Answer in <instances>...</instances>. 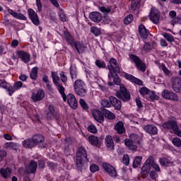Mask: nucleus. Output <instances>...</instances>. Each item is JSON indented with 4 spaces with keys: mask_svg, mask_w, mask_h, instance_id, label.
<instances>
[{
    "mask_svg": "<svg viewBox=\"0 0 181 181\" xmlns=\"http://www.w3.org/2000/svg\"><path fill=\"white\" fill-rule=\"evenodd\" d=\"M84 162H88V158L87 157V151L84 147H79L76 153V169L79 172H82Z\"/></svg>",
    "mask_w": 181,
    "mask_h": 181,
    "instance_id": "f257e3e1",
    "label": "nucleus"
},
{
    "mask_svg": "<svg viewBox=\"0 0 181 181\" xmlns=\"http://www.w3.org/2000/svg\"><path fill=\"white\" fill-rule=\"evenodd\" d=\"M74 90L75 94L78 97H86L87 95V85L81 79H76L74 83Z\"/></svg>",
    "mask_w": 181,
    "mask_h": 181,
    "instance_id": "f03ea898",
    "label": "nucleus"
},
{
    "mask_svg": "<svg viewBox=\"0 0 181 181\" xmlns=\"http://www.w3.org/2000/svg\"><path fill=\"white\" fill-rule=\"evenodd\" d=\"M52 81L55 85V86L57 87V90H58L59 94H61V96L62 97L64 103H66V100H67V97L66 96V93H64L66 89L64 88L63 85H62V83H60L59 82L60 77H59V75H57V72H54V71L52 72Z\"/></svg>",
    "mask_w": 181,
    "mask_h": 181,
    "instance_id": "7ed1b4c3",
    "label": "nucleus"
},
{
    "mask_svg": "<svg viewBox=\"0 0 181 181\" xmlns=\"http://www.w3.org/2000/svg\"><path fill=\"white\" fill-rule=\"evenodd\" d=\"M107 67L110 71L108 74L109 78H112V77H114V74H117V73H120L121 71L118 61H117L115 58H110L109 59V65Z\"/></svg>",
    "mask_w": 181,
    "mask_h": 181,
    "instance_id": "20e7f679",
    "label": "nucleus"
},
{
    "mask_svg": "<svg viewBox=\"0 0 181 181\" xmlns=\"http://www.w3.org/2000/svg\"><path fill=\"white\" fill-rule=\"evenodd\" d=\"M163 128L165 129H173L174 131V134L177 135V136L181 137V131L179 129V126L177 125V122L175 119H170L167 122H165L163 125Z\"/></svg>",
    "mask_w": 181,
    "mask_h": 181,
    "instance_id": "39448f33",
    "label": "nucleus"
},
{
    "mask_svg": "<svg viewBox=\"0 0 181 181\" xmlns=\"http://www.w3.org/2000/svg\"><path fill=\"white\" fill-rule=\"evenodd\" d=\"M116 96H117L118 98H120V100H122V101H129L131 98L129 91L127 90V88H125V86L124 85H120V92H117Z\"/></svg>",
    "mask_w": 181,
    "mask_h": 181,
    "instance_id": "423d86ee",
    "label": "nucleus"
},
{
    "mask_svg": "<svg viewBox=\"0 0 181 181\" xmlns=\"http://www.w3.org/2000/svg\"><path fill=\"white\" fill-rule=\"evenodd\" d=\"M105 171L107 173L110 177H117L118 174L117 173V170L111 164L107 163H103L102 165Z\"/></svg>",
    "mask_w": 181,
    "mask_h": 181,
    "instance_id": "0eeeda50",
    "label": "nucleus"
},
{
    "mask_svg": "<svg viewBox=\"0 0 181 181\" xmlns=\"http://www.w3.org/2000/svg\"><path fill=\"white\" fill-rule=\"evenodd\" d=\"M161 96L165 100H170L171 101H179V97L177 95L169 90L165 89L161 93Z\"/></svg>",
    "mask_w": 181,
    "mask_h": 181,
    "instance_id": "6e6552de",
    "label": "nucleus"
},
{
    "mask_svg": "<svg viewBox=\"0 0 181 181\" xmlns=\"http://www.w3.org/2000/svg\"><path fill=\"white\" fill-rule=\"evenodd\" d=\"M66 100L69 107L72 108V110H77V107H78V103L77 102V99L76 96L73 93H69L67 95H66Z\"/></svg>",
    "mask_w": 181,
    "mask_h": 181,
    "instance_id": "1a4fd4ad",
    "label": "nucleus"
},
{
    "mask_svg": "<svg viewBox=\"0 0 181 181\" xmlns=\"http://www.w3.org/2000/svg\"><path fill=\"white\" fill-rule=\"evenodd\" d=\"M28 13L31 22L36 26H39V25H40V21H39V16H37L36 11L32 8H29L28 10Z\"/></svg>",
    "mask_w": 181,
    "mask_h": 181,
    "instance_id": "9d476101",
    "label": "nucleus"
},
{
    "mask_svg": "<svg viewBox=\"0 0 181 181\" xmlns=\"http://www.w3.org/2000/svg\"><path fill=\"white\" fill-rule=\"evenodd\" d=\"M53 118H54L55 119H59V118H60V116L54 111V107H53V105H49L48 106V110L47 112V119L50 120Z\"/></svg>",
    "mask_w": 181,
    "mask_h": 181,
    "instance_id": "9b49d317",
    "label": "nucleus"
},
{
    "mask_svg": "<svg viewBox=\"0 0 181 181\" xmlns=\"http://www.w3.org/2000/svg\"><path fill=\"white\" fill-rule=\"evenodd\" d=\"M31 98L34 103L42 101L45 98V91L42 89H38L37 92L33 93Z\"/></svg>",
    "mask_w": 181,
    "mask_h": 181,
    "instance_id": "f8f14e48",
    "label": "nucleus"
},
{
    "mask_svg": "<svg viewBox=\"0 0 181 181\" xmlns=\"http://www.w3.org/2000/svg\"><path fill=\"white\" fill-rule=\"evenodd\" d=\"M22 87H23V83L21 81H16L13 86L11 85L8 88L9 96L12 97V95H13V93H15V91H18V90H21Z\"/></svg>",
    "mask_w": 181,
    "mask_h": 181,
    "instance_id": "ddd939ff",
    "label": "nucleus"
},
{
    "mask_svg": "<svg viewBox=\"0 0 181 181\" xmlns=\"http://www.w3.org/2000/svg\"><path fill=\"white\" fill-rule=\"evenodd\" d=\"M124 78H126V80H128L129 81H131V83H133L134 84H136L137 86H142L144 83L142 80L129 74H127V73L124 74Z\"/></svg>",
    "mask_w": 181,
    "mask_h": 181,
    "instance_id": "4468645a",
    "label": "nucleus"
},
{
    "mask_svg": "<svg viewBox=\"0 0 181 181\" xmlns=\"http://www.w3.org/2000/svg\"><path fill=\"white\" fill-rule=\"evenodd\" d=\"M173 88L175 93H180L181 89V79L175 76L172 78Z\"/></svg>",
    "mask_w": 181,
    "mask_h": 181,
    "instance_id": "2eb2a0df",
    "label": "nucleus"
},
{
    "mask_svg": "<svg viewBox=\"0 0 181 181\" xmlns=\"http://www.w3.org/2000/svg\"><path fill=\"white\" fill-rule=\"evenodd\" d=\"M144 130L150 135H157L158 127L153 124H147L144 126Z\"/></svg>",
    "mask_w": 181,
    "mask_h": 181,
    "instance_id": "dca6fc26",
    "label": "nucleus"
},
{
    "mask_svg": "<svg viewBox=\"0 0 181 181\" xmlns=\"http://www.w3.org/2000/svg\"><path fill=\"white\" fill-rule=\"evenodd\" d=\"M93 117L97 122L103 124L104 122V114L102 113L99 110H93L92 112Z\"/></svg>",
    "mask_w": 181,
    "mask_h": 181,
    "instance_id": "f3484780",
    "label": "nucleus"
},
{
    "mask_svg": "<svg viewBox=\"0 0 181 181\" xmlns=\"http://www.w3.org/2000/svg\"><path fill=\"white\" fill-rule=\"evenodd\" d=\"M6 11L10 15H11V16H13V18H16V19H19L21 21H26L28 19L25 15L21 13H16L15 11L9 8V7L6 8Z\"/></svg>",
    "mask_w": 181,
    "mask_h": 181,
    "instance_id": "a211bd4d",
    "label": "nucleus"
},
{
    "mask_svg": "<svg viewBox=\"0 0 181 181\" xmlns=\"http://www.w3.org/2000/svg\"><path fill=\"white\" fill-rule=\"evenodd\" d=\"M17 54L23 63H29L30 62V54L25 51H18Z\"/></svg>",
    "mask_w": 181,
    "mask_h": 181,
    "instance_id": "6ab92c4d",
    "label": "nucleus"
},
{
    "mask_svg": "<svg viewBox=\"0 0 181 181\" xmlns=\"http://www.w3.org/2000/svg\"><path fill=\"white\" fill-rule=\"evenodd\" d=\"M109 100L110 105H112L115 108V110H121V107H122V103H121V100H118L114 96L109 97Z\"/></svg>",
    "mask_w": 181,
    "mask_h": 181,
    "instance_id": "aec40b11",
    "label": "nucleus"
},
{
    "mask_svg": "<svg viewBox=\"0 0 181 181\" xmlns=\"http://www.w3.org/2000/svg\"><path fill=\"white\" fill-rule=\"evenodd\" d=\"M160 16L159 15V11L158 10L152 9L150 13V20L153 23L156 25L159 23V19Z\"/></svg>",
    "mask_w": 181,
    "mask_h": 181,
    "instance_id": "412c9836",
    "label": "nucleus"
},
{
    "mask_svg": "<svg viewBox=\"0 0 181 181\" xmlns=\"http://www.w3.org/2000/svg\"><path fill=\"white\" fill-rule=\"evenodd\" d=\"M32 141L34 142V145L37 146L45 142V136L40 134H35L32 136Z\"/></svg>",
    "mask_w": 181,
    "mask_h": 181,
    "instance_id": "4be33fe9",
    "label": "nucleus"
},
{
    "mask_svg": "<svg viewBox=\"0 0 181 181\" xmlns=\"http://www.w3.org/2000/svg\"><path fill=\"white\" fill-rule=\"evenodd\" d=\"M89 18L93 22H96L97 23H98L100 22H101V21L103 19V15L101 14V13H98L97 11H93L89 14Z\"/></svg>",
    "mask_w": 181,
    "mask_h": 181,
    "instance_id": "5701e85b",
    "label": "nucleus"
},
{
    "mask_svg": "<svg viewBox=\"0 0 181 181\" xmlns=\"http://www.w3.org/2000/svg\"><path fill=\"white\" fill-rule=\"evenodd\" d=\"M105 144L110 151H114L115 148V144H114V139H112V136L107 135L105 139Z\"/></svg>",
    "mask_w": 181,
    "mask_h": 181,
    "instance_id": "b1692460",
    "label": "nucleus"
},
{
    "mask_svg": "<svg viewBox=\"0 0 181 181\" xmlns=\"http://www.w3.org/2000/svg\"><path fill=\"white\" fill-rule=\"evenodd\" d=\"M64 39L69 45H70V46H71V47L74 46V44L76 43V41H74V37H73L69 31H64Z\"/></svg>",
    "mask_w": 181,
    "mask_h": 181,
    "instance_id": "393cba45",
    "label": "nucleus"
},
{
    "mask_svg": "<svg viewBox=\"0 0 181 181\" xmlns=\"http://www.w3.org/2000/svg\"><path fill=\"white\" fill-rule=\"evenodd\" d=\"M158 162L161 166H165V168L173 165V161L169 157L160 158Z\"/></svg>",
    "mask_w": 181,
    "mask_h": 181,
    "instance_id": "a878e982",
    "label": "nucleus"
},
{
    "mask_svg": "<svg viewBox=\"0 0 181 181\" xmlns=\"http://www.w3.org/2000/svg\"><path fill=\"white\" fill-rule=\"evenodd\" d=\"M124 145H126L129 151H136L138 149V144H136V143L129 140V139H125Z\"/></svg>",
    "mask_w": 181,
    "mask_h": 181,
    "instance_id": "bb28decb",
    "label": "nucleus"
},
{
    "mask_svg": "<svg viewBox=\"0 0 181 181\" xmlns=\"http://www.w3.org/2000/svg\"><path fill=\"white\" fill-rule=\"evenodd\" d=\"M114 128L117 134H119V135H122V134H125L126 132L124 123L121 121H119L117 123H116Z\"/></svg>",
    "mask_w": 181,
    "mask_h": 181,
    "instance_id": "cd10ccee",
    "label": "nucleus"
},
{
    "mask_svg": "<svg viewBox=\"0 0 181 181\" xmlns=\"http://www.w3.org/2000/svg\"><path fill=\"white\" fill-rule=\"evenodd\" d=\"M74 46L79 54H81V53H84L86 52V49H87V47L81 44L80 41L75 42V43H74Z\"/></svg>",
    "mask_w": 181,
    "mask_h": 181,
    "instance_id": "c85d7f7f",
    "label": "nucleus"
},
{
    "mask_svg": "<svg viewBox=\"0 0 181 181\" xmlns=\"http://www.w3.org/2000/svg\"><path fill=\"white\" fill-rule=\"evenodd\" d=\"M11 174L12 170H11L9 168L0 169V175L4 179H8V177H11Z\"/></svg>",
    "mask_w": 181,
    "mask_h": 181,
    "instance_id": "c756f323",
    "label": "nucleus"
},
{
    "mask_svg": "<svg viewBox=\"0 0 181 181\" xmlns=\"http://www.w3.org/2000/svg\"><path fill=\"white\" fill-rule=\"evenodd\" d=\"M27 170L30 173H36V170H37V163L35 160H31L27 167Z\"/></svg>",
    "mask_w": 181,
    "mask_h": 181,
    "instance_id": "7c9ffc66",
    "label": "nucleus"
},
{
    "mask_svg": "<svg viewBox=\"0 0 181 181\" xmlns=\"http://www.w3.org/2000/svg\"><path fill=\"white\" fill-rule=\"evenodd\" d=\"M129 140L132 141V142H134V144H137V145H141V144H142V137H141L140 136H138L137 134H132L129 136Z\"/></svg>",
    "mask_w": 181,
    "mask_h": 181,
    "instance_id": "2f4dec72",
    "label": "nucleus"
},
{
    "mask_svg": "<svg viewBox=\"0 0 181 181\" xmlns=\"http://www.w3.org/2000/svg\"><path fill=\"white\" fill-rule=\"evenodd\" d=\"M22 145L24 148H28V149H32V148H35V143L33 140L31 139H26L22 142Z\"/></svg>",
    "mask_w": 181,
    "mask_h": 181,
    "instance_id": "473e14b6",
    "label": "nucleus"
},
{
    "mask_svg": "<svg viewBox=\"0 0 181 181\" xmlns=\"http://www.w3.org/2000/svg\"><path fill=\"white\" fill-rule=\"evenodd\" d=\"M139 33L141 37L143 39H146L148 37V30H146V28H145V25L143 24L139 26Z\"/></svg>",
    "mask_w": 181,
    "mask_h": 181,
    "instance_id": "72a5a7b5",
    "label": "nucleus"
},
{
    "mask_svg": "<svg viewBox=\"0 0 181 181\" xmlns=\"http://www.w3.org/2000/svg\"><path fill=\"white\" fill-rule=\"evenodd\" d=\"M135 66L139 71H141V73H145L146 70V64L144 62H142V60L140 59Z\"/></svg>",
    "mask_w": 181,
    "mask_h": 181,
    "instance_id": "f704fd0d",
    "label": "nucleus"
},
{
    "mask_svg": "<svg viewBox=\"0 0 181 181\" xmlns=\"http://www.w3.org/2000/svg\"><path fill=\"white\" fill-rule=\"evenodd\" d=\"M0 87L1 88H4V90H6L9 95V88H11V83L6 82L5 79H0Z\"/></svg>",
    "mask_w": 181,
    "mask_h": 181,
    "instance_id": "c9c22d12",
    "label": "nucleus"
},
{
    "mask_svg": "<svg viewBox=\"0 0 181 181\" xmlns=\"http://www.w3.org/2000/svg\"><path fill=\"white\" fill-rule=\"evenodd\" d=\"M88 141L90 144H91V145H95V146L100 144V139L95 135H90L88 137Z\"/></svg>",
    "mask_w": 181,
    "mask_h": 181,
    "instance_id": "e433bc0d",
    "label": "nucleus"
},
{
    "mask_svg": "<svg viewBox=\"0 0 181 181\" xmlns=\"http://www.w3.org/2000/svg\"><path fill=\"white\" fill-rule=\"evenodd\" d=\"M38 71H39V68L37 66L33 67L30 74V78H31V80H37Z\"/></svg>",
    "mask_w": 181,
    "mask_h": 181,
    "instance_id": "4c0bfd02",
    "label": "nucleus"
},
{
    "mask_svg": "<svg viewBox=\"0 0 181 181\" xmlns=\"http://www.w3.org/2000/svg\"><path fill=\"white\" fill-rule=\"evenodd\" d=\"M139 93L141 94V97H146L151 93V90L148 89L146 87H141L139 89Z\"/></svg>",
    "mask_w": 181,
    "mask_h": 181,
    "instance_id": "58836bf2",
    "label": "nucleus"
},
{
    "mask_svg": "<svg viewBox=\"0 0 181 181\" xmlns=\"http://www.w3.org/2000/svg\"><path fill=\"white\" fill-rule=\"evenodd\" d=\"M142 163V156H136L135 157L133 162V168H136L141 166V163Z\"/></svg>",
    "mask_w": 181,
    "mask_h": 181,
    "instance_id": "ea45409f",
    "label": "nucleus"
},
{
    "mask_svg": "<svg viewBox=\"0 0 181 181\" xmlns=\"http://www.w3.org/2000/svg\"><path fill=\"white\" fill-rule=\"evenodd\" d=\"M70 76L71 80L77 79V69L75 66L70 67Z\"/></svg>",
    "mask_w": 181,
    "mask_h": 181,
    "instance_id": "a19ab883",
    "label": "nucleus"
},
{
    "mask_svg": "<svg viewBox=\"0 0 181 181\" xmlns=\"http://www.w3.org/2000/svg\"><path fill=\"white\" fill-rule=\"evenodd\" d=\"M129 57L132 63H134L135 65L141 60V58H139V57L134 54H129Z\"/></svg>",
    "mask_w": 181,
    "mask_h": 181,
    "instance_id": "79ce46f5",
    "label": "nucleus"
},
{
    "mask_svg": "<svg viewBox=\"0 0 181 181\" xmlns=\"http://www.w3.org/2000/svg\"><path fill=\"white\" fill-rule=\"evenodd\" d=\"M104 115L107 119H115V115L110 110H106Z\"/></svg>",
    "mask_w": 181,
    "mask_h": 181,
    "instance_id": "37998d69",
    "label": "nucleus"
},
{
    "mask_svg": "<svg viewBox=\"0 0 181 181\" xmlns=\"http://www.w3.org/2000/svg\"><path fill=\"white\" fill-rule=\"evenodd\" d=\"M95 64L98 67L99 69H105L107 67V65L105 64V62L101 61L100 59H97L95 62Z\"/></svg>",
    "mask_w": 181,
    "mask_h": 181,
    "instance_id": "c03bdc74",
    "label": "nucleus"
},
{
    "mask_svg": "<svg viewBox=\"0 0 181 181\" xmlns=\"http://www.w3.org/2000/svg\"><path fill=\"white\" fill-rule=\"evenodd\" d=\"M90 33L95 35V36H100L101 35V29L97 27H91Z\"/></svg>",
    "mask_w": 181,
    "mask_h": 181,
    "instance_id": "a18cd8bd",
    "label": "nucleus"
},
{
    "mask_svg": "<svg viewBox=\"0 0 181 181\" xmlns=\"http://www.w3.org/2000/svg\"><path fill=\"white\" fill-rule=\"evenodd\" d=\"M132 21H134V16H132V14H129L124 18V25H129V23L132 22Z\"/></svg>",
    "mask_w": 181,
    "mask_h": 181,
    "instance_id": "49530a36",
    "label": "nucleus"
},
{
    "mask_svg": "<svg viewBox=\"0 0 181 181\" xmlns=\"http://www.w3.org/2000/svg\"><path fill=\"white\" fill-rule=\"evenodd\" d=\"M59 76L61 81L64 83V84H66L68 81L67 75H66V73L64 71H61Z\"/></svg>",
    "mask_w": 181,
    "mask_h": 181,
    "instance_id": "de8ad7c7",
    "label": "nucleus"
},
{
    "mask_svg": "<svg viewBox=\"0 0 181 181\" xmlns=\"http://www.w3.org/2000/svg\"><path fill=\"white\" fill-rule=\"evenodd\" d=\"M163 37H165V39H166V40H168V42H175V38L173 37V35L168 33H165L163 34Z\"/></svg>",
    "mask_w": 181,
    "mask_h": 181,
    "instance_id": "09e8293b",
    "label": "nucleus"
},
{
    "mask_svg": "<svg viewBox=\"0 0 181 181\" xmlns=\"http://www.w3.org/2000/svg\"><path fill=\"white\" fill-rule=\"evenodd\" d=\"M90 170L92 173H95V172L100 170V167L97 164H91L90 165Z\"/></svg>",
    "mask_w": 181,
    "mask_h": 181,
    "instance_id": "8fccbe9b",
    "label": "nucleus"
},
{
    "mask_svg": "<svg viewBox=\"0 0 181 181\" xmlns=\"http://www.w3.org/2000/svg\"><path fill=\"white\" fill-rule=\"evenodd\" d=\"M59 16L62 22H66L67 21V16L63 10L59 11Z\"/></svg>",
    "mask_w": 181,
    "mask_h": 181,
    "instance_id": "3c124183",
    "label": "nucleus"
},
{
    "mask_svg": "<svg viewBox=\"0 0 181 181\" xmlns=\"http://www.w3.org/2000/svg\"><path fill=\"white\" fill-rule=\"evenodd\" d=\"M141 2V0H133L131 4V8L132 11H136V8H138V5Z\"/></svg>",
    "mask_w": 181,
    "mask_h": 181,
    "instance_id": "603ef678",
    "label": "nucleus"
},
{
    "mask_svg": "<svg viewBox=\"0 0 181 181\" xmlns=\"http://www.w3.org/2000/svg\"><path fill=\"white\" fill-rule=\"evenodd\" d=\"M172 143L174 146H177V148L181 147V140L179 138H174L172 141Z\"/></svg>",
    "mask_w": 181,
    "mask_h": 181,
    "instance_id": "864d4df0",
    "label": "nucleus"
},
{
    "mask_svg": "<svg viewBox=\"0 0 181 181\" xmlns=\"http://www.w3.org/2000/svg\"><path fill=\"white\" fill-rule=\"evenodd\" d=\"M101 105L105 108H110V107H111V102L107 99H103L101 101Z\"/></svg>",
    "mask_w": 181,
    "mask_h": 181,
    "instance_id": "5fc2aeb1",
    "label": "nucleus"
},
{
    "mask_svg": "<svg viewBox=\"0 0 181 181\" xmlns=\"http://www.w3.org/2000/svg\"><path fill=\"white\" fill-rule=\"evenodd\" d=\"M88 131L89 132H91V134H97V132H98L97 127L94 124H90V126H88Z\"/></svg>",
    "mask_w": 181,
    "mask_h": 181,
    "instance_id": "6e6d98bb",
    "label": "nucleus"
},
{
    "mask_svg": "<svg viewBox=\"0 0 181 181\" xmlns=\"http://www.w3.org/2000/svg\"><path fill=\"white\" fill-rule=\"evenodd\" d=\"M160 68L161 69V70H163V71L165 74V76H170V71H169V69H168V68L166 67V65L162 64L160 65Z\"/></svg>",
    "mask_w": 181,
    "mask_h": 181,
    "instance_id": "4d7b16f0",
    "label": "nucleus"
},
{
    "mask_svg": "<svg viewBox=\"0 0 181 181\" xmlns=\"http://www.w3.org/2000/svg\"><path fill=\"white\" fill-rule=\"evenodd\" d=\"M99 10L103 13H110L111 12V7L100 6Z\"/></svg>",
    "mask_w": 181,
    "mask_h": 181,
    "instance_id": "13d9d810",
    "label": "nucleus"
},
{
    "mask_svg": "<svg viewBox=\"0 0 181 181\" xmlns=\"http://www.w3.org/2000/svg\"><path fill=\"white\" fill-rule=\"evenodd\" d=\"M154 163H155V157L153 156H149L145 161V163H146L147 165H149L150 166H152V165H153Z\"/></svg>",
    "mask_w": 181,
    "mask_h": 181,
    "instance_id": "bf43d9fd",
    "label": "nucleus"
},
{
    "mask_svg": "<svg viewBox=\"0 0 181 181\" xmlns=\"http://www.w3.org/2000/svg\"><path fill=\"white\" fill-rule=\"evenodd\" d=\"M149 97L151 98V100H152L153 101H155V100H159V96H158V95L155 94L154 91H151L148 93Z\"/></svg>",
    "mask_w": 181,
    "mask_h": 181,
    "instance_id": "052dcab7",
    "label": "nucleus"
},
{
    "mask_svg": "<svg viewBox=\"0 0 181 181\" xmlns=\"http://www.w3.org/2000/svg\"><path fill=\"white\" fill-rule=\"evenodd\" d=\"M79 103L81 107H82L83 110H88V105L86 103V100H84V99H80Z\"/></svg>",
    "mask_w": 181,
    "mask_h": 181,
    "instance_id": "680f3d73",
    "label": "nucleus"
},
{
    "mask_svg": "<svg viewBox=\"0 0 181 181\" xmlns=\"http://www.w3.org/2000/svg\"><path fill=\"white\" fill-rule=\"evenodd\" d=\"M122 160H123L124 165H126V166H128V165H129V156H128V154L124 155Z\"/></svg>",
    "mask_w": 181,
    "mask_h": 181,
    "instance_id": "e2e57ef3",
    "label": "nucleus"
},
{
    "mask_svg": "<svg viewBox=\"0 0 181 181\" xmlns=\"http://www.w3.org/2000/svg\"><path fill=\"white\" fill-rule=\"evenodd\" d=\"M149 176L152 180H156V178L158 177V173L155 170H151L149 173Z\"/></svg>",
    "mask_w": 181,
    "mask_h": 181,
    "instance_id": "0e129e2a",
    "label": "nucleus"
},
{
    "mask_svg": "<svg viewBox=\"0 0 181 181\" xmlns=\"http://www.w3.org/2000/svg\"><path fill=\"white\" fill-rule=\"evenodd\" d=\"M5 147L6 148H10L11 149H15V148H16V144L13 142H7L5 144Z\"/></svg>",
    "mask_w": 181,
    "mask_h": 181,
    "instance_id": "69168bd1",
    "label": "nucleus"
},
{
    "mask_svg": "<svg viewBox=\"0 0 181 181\" xmlns=\"http://www.w3.org/2000/svg\"><path fill=\"white\" fill-rule=\"evenodd\" d=\"M144 50L146 52H151L152 50V45L150 43H145L144 45Z\"/></svg>",
    "mask_w": 181,
    "mask_h": 181,
    "instance_id": "338daca9",
    "label": "nucleus"
},
{
    "mask_svg": "<svg viewBox=\"0 0 181 181\" xmlns=\"http://www.w3.org/2000/svg\"><path fill=\"white\" fill-rule=\"evenodd\" d=\"M171 25L174 26V25H176V23H181V18L180 17H176L173 20L171 21Z\"/></svg>",
    "mask_w": 181,
    "mask_h": 181,
    "instance_id": "774afa93",
    "label": "nucleus"
}]
</instances>
